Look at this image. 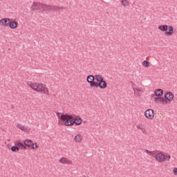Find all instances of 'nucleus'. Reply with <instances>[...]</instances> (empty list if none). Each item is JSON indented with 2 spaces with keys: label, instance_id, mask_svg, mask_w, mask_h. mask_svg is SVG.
<instances>
[{
  "label": "nucleus",
  "instance_id": "nucleus-1",
  "mask_svg": "<svg viewBox=\"0 0 177 177\" xmlns=\"http://www.w3.org/2000/svg\"><path fill=\"white\" fill-rule=\"evenodd\" d=\"M28 85L36 92H41L45 95H49V88L46 87V85L42 83H32V82H28Z\"/></svg>",
  "mask_w": 177,
  "mask_h": 177
},
{
  "label": "nucleus",
  "instance_id": "nucleus-2",
  "mask_svg": "<svg viewBox=\"0 0 177 177\" xmlns=\"http://www.w3.org/2000/svg\"><path fill=\"white\" fill-rule=\"evenodd\" d=\"M94 78L97 81L95 88H100V89H106L107 88V82L104 81L102 75H95Z\"/></svg>",
  "mask_w": 177,
  "mask_h": 177
},
{
  "label": "nucleus",
  "instance_id": "nucleus-3",
  "mask_svg": "<svg viewBox=\"0 0 177 177\" xmlns=\"http://www.w3.org/2000/svg\"><path fill=\"white\" fill-rule=\"evenodd\" d=\"M59 118L62 121L65 122L64 125L66 127H73V125H74V122H73V115H62Z\"/></svg>",
  "mask_w": 177,
  "mask_h": 177
},
{
  "label": "nucleus",
  "instance_id": "nucleus-4",
  "mask_svg": "<svg viewBox=\"0 0 177 177\" xmlns=\"http://www.w3.org/2000/svg\"><path fill=\"white\" fill-rule=\"evenodd\" d=\"M86 81L88 84H90V86L91 88H96V85H97V82H95V76L93 75H89L86 77Z\"/></svg>",
  "mask_w": 177,
  "mask_h": 177
},
{
  "label": "nucleus",
  "instance_id": "nucleus-5",
  "mask_svg": "<svg viewBox=\"0 0 177 177\" xmlns=\"http://www.w3.org/2000/svg\"><path fill=\"white\" fill-rule=\"evenodd\" d=\"M155 158L158 162H164L167 160V156L160 152L155 155Z\"/></svg>",
  "mask_w": 177,
  "mask_h": 177
},
{
  "label": "nucleus",
  "instance_id": "nucleus-6",
  "mask_svg": "<svg viewBox=\"0 0 177 177\" xmlns=\"http://www.w3.org/2000/svg\"><path fill=\"white\" fill-rule=\"evenodd\" d=\"M145 117L148 120H153L154 118V110L149 109L145 111Z\"/></svg>",
  "mask_w": 177,
  "mask_h": 177
},
{
  "label": "nucleus",
  "instance_id": "nucleus-7",
  "mask_svg": "<svg viewBox=\"0 0 177 177\" xmlns=\"http://www.w3.org/2000/svg\"><path fill=\"white\" fill-rule=\"evenodd\" d=\"M42 3L39 2H34L31 6L32 10H41L42 9Z\"/></svg>",
  "mask_w": 177,
  "mask_h": 177
},
{
  "label": "nucleus",
  "instance_id": "nucleus-8",
  "mask_svg": "<svg viewBox=\"0 0 177 177\" xmlns=\"http://www.w3.org/2000/svg\"><path fill=\"white\" fill-rule=\"evenodd\" d=\"M0 24L6 27H9L10 25V19L9 18L2 19L0 20Z\"/></svg>",
  "mask_w": 177,
  "mask_h": 177
},
{
  "label": "nucleus",
  "instance_id": "nucleus-9",
  "mask_svg": "<svg viewBox=\"0 0 177 177\" xmlns=\"http://www.w3.org/2000/svg\"><path fill=\"white\" fill-rule=\"evenodd\" d=\"M165 99H166V100H168L169 102H172V100H174V93H172L171 92L167 93L165 95Z\"/></svg>",
  "mask_w": 177,
  "mask_h": 177
},
{
  "label": "nucleus",
  "instance_id": "nucleus-10",
  "mask_svg": "<svg viewBox=\"0 0 177 177\" xmlns=\"http://www.w3.org/2000/svg\"><path fill=\"white\" fill-rule=\"evenodd\" d=\"M15 146H17L19 149V150H20V149L21 150H27V147H26V145H24V144H23L22 142H15Z\"/></svg>",
  "mask_w": 177,
  "mask_h": 177
},
{
  "label": "nucleus",
  "instance_id": "nucleus-11",
  "mask_svg": "<svg viewBox=\"0 0 177 177\" xmlns=\"http://www.w3.org/2000/svg\"><path fill=\"white\" fill-rule=\"evenodd\" d=\"M59 162H61V164H68V165L73 164V162L67 159V158H62L59 160Z\"/></svg>",
  "mask_w": 177,
  "mask_h": 177
},
{
  "label": "nucleus",
  "instance_id": "nucleus-12",
  "mask_svg": "<svg viewBox=\"0 0 177 177\" xmlns=\"http://www.w3.org/2000/svg\"><path fill=\"white\" fill-rule=\"evenodd\" d=\"M167 30L168 31H166L165 32V35H169V37H171V35H172V34H174V27L169 26H167Z\"/></svg>",
  "mask_w": 177,
  "mask_h": 177
},
{
  "label": "nucleus",
  "instance_id": "nucleus-13",
  "mask_svg": "<svg viewBox=\"0 0 177 177\" xmlns=\"http://www.w3.org/2000/svg\"><path fill=\"white\" fill-rule=\"evenodd\" d=\"M154 95H155V96H158V97L162 96V95H164V91L160 88L156 89L154 91Z\"/></svg>",
  "mask_w": 177,
  "mask_h": 177
},
{
  "label": "nucleus",
  "instance_id": "nucleus-14",
  "mask_svg": "<svg viewBox=\"0 0 177 177\" xmlns=\"http://www.w3.org/2000/svg\"><path fill=\"white\" fill-rule=\"evenodd\" d=\"M82 136H81V134H77L74 138V140L77 143H81V142H82Z\"/></svg>",
  "mask_w": 177,
  "mask_h": 177
},
{
  "label": "nucleus",
  "instance_id": "nucleus-15",
  "mask_svg": "<svg viewBox=\"0 0 177 177\" xmlns=\"http://www.w3.org/2000/svg\"><path fill=\"white\" fill-rule=\"evenodd\" d=\"M18 24L17 21H10V28H12V30H15V28H17Z\"/></svg>",
  "mask_w": 177,
  "mask_h": 177
},
{
  "label": "nucleus",
  "instance_id": "nucleus-16",
  "mask_svg": "<svg viewBox=\"0 0 177 177\" xmlns=\"http://www.w3.org/2000/svg\"><path fill=\"white\" fill-rule=\"evenodd\" d=\"M73 125L74 124H75V125H81V124H82V119H81V118H79L78 119H73Z\"/></svg>",
  "mask_w": 177,
  "mask_h": 177
},
{
  "label": "nucleus",
  "instance_id": "nucleus-17",
  "mask_svg": "<svg viewBox=\"0 0 177 177\" xmlns=\"http://www.w3.org/2000/svg\"><path fill=\"white\" fill-rule=\"evenodd\" d=\"M24 143V146L27 147H32V140H26Z\"/></svg>",
  "mask_w": 177,
  "mask_h": 177
},
{
  "label": "nucleus",
  "instance_id": "nucleus-18",
  "mask_svg": "<svg viewBox=\"0 0 177 177\" xmlns=\"http://www.w3.org/2000/svg\"><path fill=\"white\" fill-rule=\"evenodd\" d=\"M158 30L160 31H167L168 30V25H161L158 26Z\"/></svg>",
  "mask_w": 177,
  "mask_h": 177
},
{
  "label": "nucleus",
  "instance_id": "nucleus-19",
  "mask_svg": "<svg viewBox=\"0 0 177 177\" xmlns=\"http://www.w3.org/2000/svg\"><path fill=\"white\" fill-rule=\"evenodd\" d=\"M42 6H43L42 7L43 10H47V11L51 10V6L42 4Z\"/></svg>",
  "mask_w": 177,
  "mask_h": 177
},
{
  "label": "nucleus",
  "instance_id": "nucleus-20",
  "mask_svg": "<svg viewBox=\"0 0 177 177\" xmlns=\"http://www.w3.org/2000/svg\"><path fill=\"white\" fill-rule=\"evenodd\" d=\"M63 9H64L63 7L51 6V10H62Z\"/></svg>",
  "mask_w": 177,
  "mask_h": 177
},
{
  "label": "nucleus",
  "instance_id": "nucleus-21",
  "mask_svg": "<svg viewBox=\"0 0 177 177\" xmlns=\"http://www.w3.org/2000/svg\"><path fill=\"white\" fill-rule=\"evenodd\" d=\"M154 101H155L156 103H162V97H155V98H154Z\"/></svg>",
  "mask_w": 177,
  "mask_h": 177
},
{
  "label": "nucleus",
  "instance_id": "nucleus-22",
  "mask_svg": "<svg viewBox=\"0 0 177 177\" xmlns=\"http://www.w3.org/2000/svg\"><path fill=\"white\" fill-rule=\"evenodd\" d=\"M17 128H19V129H21V131H27V127L21 125V124H17Z\"/></svg>",
  "mask_w": 177,
  "mask_h": 177
},
{
  "label": "nucleus",
  "instance_id": "nucleus-23",
  "mask_svg": "<svg viewBox=\"0 0 177 177\" xmlns=\"http://www.w3.org/2000/svg\"><path fill=\"white\" fill-rule=\"evenodd\" d=\"M142 66H143L144 67H150V62H149L148 61L145 60V61L142 62Z\"/></svg>",
  "mask_w": 177,
  "mask_h": 177
},
{
  "label": "nucleus",
  "instance_id": "nucleus-24",
  "mask_svg": "<svg viewBox=\"0 0 177 177\" xmlns=\"http://www.w3.org/2000/svg\"><path fill=\"white\" fill-rule=\"evenodd\" d=\"M121 3L123 6H128L129 1L128 0H122Z\"/></svg>",
  "mask_w": 177,
  "mask_h": 177
},
{
  "label": "nucleus",
  "instance_id": "nucleus-25",
  "mask_svg": "<svg viewBox=\"0 0 177 177\" xmlns=\"http://www.w3.org/2000/svg\"><path fill=\"white\" fill-rule=\"evenodd\" d=\"M133 91H134V93H136V92H142V91H143V88H140V87H136V88H133Z\"/></svg>",
  "mask_w": 177,
  "mask_h": 177
},
{
  "label": "nucleus",
  "instance_id": "nucleus-26",
  "mask_svg": "<svg viewBox=\"0 0 177 177\" xmlns=\"http://www.w3.org/2000/svg\"><path fill=\"white\" fill-rule=\"evenodd\" d=\"M19 147H17V146H13L11 147V151H14V152H16V151H19Z\"/></svg>",
  "mask_w": 177,
  "mask_h": 177
},
{
  "label": "nucleus",
  "instance_id": "nucleus-27",
  "mask_svg": "<svg viewBox=\"0 0 177 177\" xmlns=\"http://www.w3.org/2000/svg\"><path fill=\"white\" fill-rule=\"evenodd\" d=\"M31 149H32L33 150H35V149H38V145L37 144V142H35V144H32Z\"/></svg>",
  "mask_w": 177,
  "mask_h": 177
},
{
  "label": "nucleus",
  "instance_id": "nucleus-28",
  "mask_svg": "<svg viewBox=\"0 0 177 177\" xmlns=\"http://www.w3.org/2000/svg\"><path fill=\"white\" fill-rule=\"evenodd\" d=\"M168 100H167V99H165V98H164V97H162V104H168V101H167Z\"/></svg>",
  "mask_w": 177,
  "mask_h": 177
},
{
  "label": "nucleus",
  "instance_id": "nucleus-29",
  "mask_svg": "<svg viewBox=\"0 0 177 177\" xmlns=\"http://www.w3.org/2000/svg\"><path fill=\"white\" fill-rule=\"evenodd\" d=\"M166 160H167V161H169V160H171V155H167V156H166Z\"/></svg>",
  "mask_w": 177,
  "mask_h": 177
},
{
  "label": "nucleus",
  "instance_id": "nucleus-30",
  "mask_svg": "<svg viewBox=\"0 0 177 177\" xmlns=\"http://www.w3.org/2000/svg\"><path fill=\"white\" fill-rule=\"evenodd\" d=\"M173 173L174 174V175H177V168L174 169Z\"/></svg>",
  "mask_w": 177,
  "mask_h": 177
},
{
  "label": "nucleus",
  "instance_id": "nucleus-31",
  "mask_svg": "<svg viewBox=\"0 0 177 177\" xmlns=\"http://www.w3.org/2000/svg\"><path fill=\"white\" fill-rule=\"evenodd\" d=\"M137 128H138V129H140V131H141V129H143V127H142L140 125H137Z\"/></svg>",
  "mask_w": 177,
  "mask_h": 177
},
{
  "label": "nucleus",
  "instance_id": "nucleus-32",
  "mask_svg": "<svg viewBox=\"0 0 177 177\" xmlns=\"http://www.w3.org/2000/svg\"><path fill=\"white\" fill-rule=\"evenodd\" d=\"M145 153H147V154H150V153H151V151H150L146 149V150H145Z\"/></svg>",
  "mask_w": 177,
  "mask_h": 177
},
{
  "label": "nucleus",
  "instance_id": "nucleus-33",
  "mask_svg": "<svg viewBox=\"0 0 177 177\" xmlns=\"http://www.w3.org/2000/svg\"><path fill=\"white\" fill-rule=\"evenodd\" d=\"M142 133H145L146 132V129H145V128H143V129H141Z\"/></svg>",
  "mask_w": 177,
  "mask_h": 177
},
{
  "label": "nucleus",
  "instance_id": "nucleus-34",
  "mask_svg": "<svg viewBox=\"0 0 177 177\" xmlns=\"http://www.w3.org/2000/svg\"><path fill=\"white\" fill-rule=\"evenodd\" d=\"M155 154V153L154 152H153V151H151V153H149V156H153Z\"/></svg>",
  "mask_w": 177,
  "mask_h": 177
},
{
  "label": "nucleus",
  "instance_id": "nucleus-35",
  "mask_svg": "<svg viewBox=\"0 0 177 177\" xmlns=\"http://www.w3.org/2000/svg\"><path fill=\"white\" fill-rule=\"evenodd\" d=\"M101 86H103V83H101Z\"/></svg>",
  "mask_w": 177,
  "mask_h": 177
},
{
  "label": "nucleus",
  "instance_id": "nucleus-36",
  "mask_svg": "<svg viewBox=\"0 0 177 177\" xmlns=\"http://www.w3.org/2000/svg\"><path fill=\"white\" fill-rule=\"evenodd\" d=\"M57 116H58V118H60V116L59 115H57Z\"/></svg>",
  "mask_w": 177,
  "mask_h": 177
}]
</instances>
